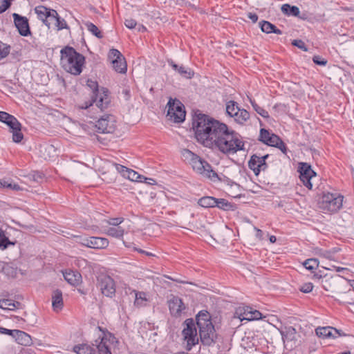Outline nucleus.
Returning <instances> with one entry per match:
<instances>
[{
  "mask_svg": "<svg viewBox=\"0 0 354 354\" xmlns=\"http://www.w3.org/2000/svg\"><path fill=\"white\" fill-rule=\"evenodd\" d=\"M225 124L208 115L199 114L193 122L195 137L203 145L211 148Z\"/></svg>",
  "mask_w": 354,
  "mask_h": 354,
  "instance_id": "f257e3e1",
  "label": "nucleus"
},
{
  "mask_svg": "<svg viewBox=\"0 0 354 354\" xmlns=\"http://www.w3.org/2000/svg\"><path fill=\"white\" fill-rule=\"evenodd\" d=\"M219 131V135L211 149H216L227 156L245 150V142L238 133L229 129L226 124Z\"/></svg>",
  "mask_w": 354,
  "mask_h": 354,
  "instance_id": "f03ea898",
  "label": "nucleus"
},
{
  "mask_svg": "<svg viewBox=\"0 0 354 354\" xmlns=\"http://www.w3.org/2000/svg\"><path fill=\"white\" fill-rule=\"evenodd\" d=\"M61 65L68 73L77 75L82 73L85 58L73 48L66 46L61 50Z\"/></svg>",
  "mask_w": 354,
  "mask_h": 354,
  "instance_id": "7ed1b4c3",
  "label": "nucleus"
},
{
  "mask_svg": "<svg viewBox=\"0 0 354 354\" xmlns=\"http://www.w3.org/2000/svg\"><path fill=\"white\" fill-rule=\"evenodd\" d=\"M181 155L184 160L191 165L193 169L198 174L212 180H216L218 178L217 174L212 170L211 165L190 150L183 149Z\"/></svg>",
  "mask_w": 354,
  "mask_h": 354,
  "instance_id": "20e7f679",
  "label": "nucleus"
},
{
  "mask_svg": "<svg viewBox=\"0 0 354 354\" xmlns=\"http://www.w3.org/2000/svg\"><path fill=\"white\" fill-rule=\"evenodd\" d=\"M100 334L92 344L93 354H112V350L115 348L118 343L115 337L107 330L97 328Z\"/></svg>",
  "mask_w": 354,
  "mask_h": 354,
  "instance_id": "39448f33",
  "label": "nucleus"
},
{
  "mask_svg": "<svg viewBox=\"0 0 354 354\" xmlns=\"http://www.w3.org/2000/svg\"><path fill=\"white\" fill-rule=\"evenodd\" d=\"M196 324L199 328V336L205 344H210L214 338V328L207 312H201L196 316Z\"/></svg>",
  "mask_w": 354,
  "mask_h": 354,
  "instance_id": "423d86ee",
  "label": "nucleus"
},
{
  "mask_svg": "<svg viewBox=\"0 0 354 354\" xmlns=\"http://www.w3.org/2000/svg\"><path fill=\"white\" fill-rule=\"evenodd\" d=\"M87 86L90 87L93 91V95L91 97L92 100L91 102H85L84 104L81 105L80 106V109H88L90 106H93V103H95V106L101 111H103L104 109L107 108L110 103L107 91L103 90L102 92H100L97 88V83L95 81H93L91 80H88L87 81Z\"/></svg>",
  "mask_w": 354,
  "mask_h": 354,
  "instance_id": "0eeeda50",
  "label": "nucleus"
},
{
  "mask_svg": "<svg viewBox=\"0 0 354 354\" xmlns=\"http://www.w3.org/2000/svg\"><path fill=\"white\" fill-rule=\"evenodd\" d=\"M183 344L184 347L190 351L193 346L198 344L199 337L194 321L192 319H187L183 324Z\"/></svg>",
  "mask_w": 354,
  "mask_h": 354,
  "instance_id": "6e6552de",
  "label": "nucleus"
},
{
  "mask_svg": "<svg viewBox=\"0 0 354 354\" xmlns=\"http://www.w3.org/2000/svg\"><path fill=\"white\" fill-rule=\"evenodd\" d=\"M343 198L339 194L324 193L319 201V207L324 212H335L342 207Z\"/></svg>",
  "mask_w": 354,
  "mask_h": 354,
  "instance_id": "1a4fd4ad",
  "label": "nucleus"
},
{
  "mask_svg": "<svg viewBox=\"0 0 354 354\" xmlns=\"http://www.w3.org/2000/svg\"><path fill=\"white\" fill-rule=\"evenodd\" d=\"M167 116L170 120L176 123L182 122L185 118V111L183 104L176 99L170 98L167 103Z\"/></svg>",
  "mask_w": 354,
  "mask_h": 354,
  "instance_id": "9d476101",
  "label": "nucleus"
},
{
  "mask_svg": "<svg viewBox=\"0 0 354 354\" xmlns=\"http://www.w3.org/2000/svg\"><path fill=\"white\" fill-rule=\"evenodd\" d=\"M97 286L101 292L106 297H112L115 293V285L113 279L105 274H101L97 277Z\"/></svg>",
  "mask_w": 354,
  "mask_h": 354,
  "instance_id": "9b49d317",
  "label": "nucleus"
},
{
  "mask_svg": "<svg viewBox=\"0 0 354 354\" xmlns=\"http://www.w3.org/2000/svg\"><path fill=\"white\" fill-rule=\"evenodd\" d=\"M98 133H110L115 129V119L113 115L104 114L101 116L95 124Z\"/></svg>",
  "mask_w": 354,
  "mask_h": 354,
  "instance_id": "f8f14e48",
  "label": "nucleus"
},
{
  "mask_svg": "<svg viewBox=\"0 0 354 354\" xmlns=\"http://www.w3.org/2000/svg\"><path fill=\"white\" fill-rule=\"evenodd\" d=\"M298 171L300 173L299 178L304 185L308 189H312L313 181L316 177V173L311 169L310 165L306 162H301Z\"/></svg>",
  "mask_w": 354,
  "mask_h": 354,
  "instance_id": "ddd939ff",
  "label": "nucleus"
},
{
  "mask_svg": "<svg viewBox=\"0 0 354 354\" xmlns=\"http://www.w3.org/2000/svg\"><path fill=\"white\" fill-rule=\"evenodd\" d=\"M234 318H238L240 321H252L258 320L262 318L261 313L257 310H252L249 306L239 307L234 313Z\"/></svg>",
  "mask_w": 354,
  "mask_h": 354,
  "instance_id": "4468645a",
  "label": "nucleus"
},
{
  "mask_svg": "<svg viewBox=\"0 0 354 354\" xmlns=\"http://www.w3.org/2000/svg\"><path fill=\"white\" fill-rule=\"evenodd\" d=\"M80 243L94 249H104L109 245V242L106 238L91 236L82 238L80 239Z\"/></svg>",
  "mask_w": 354,
  "mask_h": 354,
  "instance_id": "2eb2a0df",
  "label": "nucleus"
},
{
  "mask_svg": "<svg viewBox=\"0 0 354 354\" xmlns=\"http://www.w3.org/2000/svg\"><path fill=\"white\" fill-rule=\"evenodd\" d=\"M342 279L338 274L331 276L330 278L325 279L323 281L324 288L328 292L339 295L343 291L342 290L341 286Z\"/></svg>",
  "mask_w": 354,
  "mask_h": 354,
  "instance_id": "dca6fc26",
  "label": "nucleus"
},
{
  "mask_svg": "<svg viewBox=\"0 0 354 354\" xmlns=\"http://www.w3.org/2000/svg\"><path fill=\"white\" fill-rule=\"evenodd\" d=\"M12 17L15 25L17 28L19 33L24 37L30 35L31 32L28 19L26 17H22L17 13H13Z\"/></svg>",
  "mask_w": 354,
  "mask_h": 354,
  "instance_id": "f3484780",
  "label": "nucleus"
},
{
  "mask_svg": "<svg viewBox=\"0 0 354 354\" xmlns=\"http://www.w3.org/2000/svg\"><path fill=\"white\" fill-rule=\"evenodd\" d=\"M316 335L322 339L337 338L346 334L333 327H318L315 329Z\"/></svg>",
  "mask_w": 354,
  "mask_h": 354,
  "instance_id": "a211bd4d",
  "label": "nucleus"
},
{
  "mask_svg": "<svg viewBox=\"0 0 354 354\" xmlns=\"http://www.w3.org/2000/svg\"><path fill=\"white\" fill-rule=\"evenodd\" d=\"M268 157V155L259 156L256 154L252 156L248 165L249 167L253 170L256 175H258L260 171L265 170L266 169V159Z\"/></svg>",
  "mask_w": 354,
  "mask_h": 354,
  "instance_id": "6ab92c4d",
  "label": "nucleus"
},
{
  "mask_svg": "<svg viewBox=\"0 0 354 354\" xmlns=\"http://www.w3.org/2000/svg\"><path fill=\"white\" fill-rule=\"evenodd\" d=\"M113 165L114 166L117 171L121 174V175L123 177L128 178L131 181L142 182V179L145 178L142 176L138 174L136 171L131 169H129L123 165L116 163H114Z\"/></svg>",
  "mask_w": 354,
  "mask_h": 354,
  "instance_id": "aec40b11",
  "label": "nucleus"
},
{
  "mask_svg": "<svg viewBox=\"0 0 354 354\" xmlns=\"http://www.w3.org/2000/svg\"><path fill=\"white\" fill-rule=\"evenodd\" d=\"M168 305L171 314L174 317H180L185 310V306L182 299L176 296H173L168 301Z\"/></svg>",
  "mask_w": 354,
  "mask_h": 354,
  "instance_id": "412c9836",
  "label": "nucleus"
},
{
  "mask_svg": "<svg viewBox=\"0 0 354 354\" xmlns=\"http://www.w3.org/2000/svg\"><path fill=\"white\" fill-rule=\"evenodd\" d=\"M101 229L102 233L116 239H121L124 234V230L122 227H111L101 225Z\"/></svg>",
  "mask_w": 354,
  "mask_h": 354,
  "instance_id": "4be33fe9",
  "label": "nucleus"
},
{
  "mask_svg": "<svg viewBox=\"0 0 354 354\" xmlns=\"http://www.w3.org/2000/svg\"><path fill=\"white\" fill-rule=\"evenodd\" d=\"M63 276L66 281L73 286L79 284L81 281V274L70 268L62 271Z\"/></svg>",
  "mask_w": 354,
  "mask_h": 354,
  "instance_id": "5701e85b",
  "label": "nucleus"
},
{
  "mask_svg": "<svg viewBox=\"0 0 354 354\" xmlns=\"http://www.w3.org/2000/svg\"><path fill=\"white\" fill-rule=\"evenodd\" d=\"M64 306L62 292L57 289L52 293V307L55 312L58 313L62 310Z\"/></svg>",
  "mask_w": 354,
  "mask_h": 354,
  "instance_id": "b1692460",
  "label": "nucleus"
},
{
  "mask_svg": "<svg viewBox=\"0 0 354 354\" xmlns=\"http://www.w3.org/2000/svg\"><path fill=\"white\" fill-rule=\"evenodd\" d=\"M305 268L310 272L308 276L314 279H321L328 276V271L330 269L328 267H305Z\"/></svg>",
  "mask_w": 354,
  "mask_h": 354,
  "instance_id": "393cba45",
  "label": "nucleus"
},
{
  "mask_svg": "<svg viewBox=\"0 0 354 354\" xmlns=\"http://www.w3.org/2000/svg\"><path fill=\"white\" fill-rule=\"evenodd\" d=\"M131 293L135 296L134 306L138 308L146 306L149 301V295L145 292L132 290Z\"/></svg>",
  "mask_w": 354,
  "mask_h": 354,
  "instance_id": "a878e982",
  "label": "nucleus"
},
{
  "mask_svg": "<svg viewBox=\"0 0 354 354\" xmlns=\"http://www.w3.org/2000/svg\"><path fill=\"white\" fill-rule=\"evenodd\" d=\"M168 63L172 67V68L177 71L183 77L191 79L194 76V73L190 68L183 66H178L172 60L169 61Z\"/></svg>",
  "mask_w": 354,
  "mask_h": 354,
  "instance_id": "bb28decb",
  "label": "nucleus"
},
{
  "mask_svg": "<svg viewBox=\"0 0 354 354\" xmlns=\"http://www.w3.org/2000/svg\"><path fill=\"white\" fill-rule=\"evenodd\" d=\"M259 26L262 32L267 34L275 33L277 35H281L282 31L278 29L274 24L267 21H262L259 22Z\"/></svg>",
  "mask_w": 354,
  "mask_h": 354,
  "instance_id": "cd10ccee",
  "label": "nucleus"
},
{
  "mask_svg": "<svg viewBox=\"0 0 354 354\" xmlns=\"http://www.w3.org/2000/svg\"><path fill=\"white\" fill-rule=\"evenodd\" d=\"M16 342L24 346H29L32 343L31 337L26 333L18 330L14 337Z\"/></svg>",
  "mask_w": 354,
  "mask_h": 354,
  "instance_id": "c85d7f7f",
  "label": "nucleus"
},
{
  "mask_svg": "<svg viewBox=\"0 0 354 354\" xmlns=\"http://www.w3.org/2000/svg\"><path fill=\"white\" fill-rule=\"evenodd\" d=\"M40 156L45 160H48L55 156V149L53 145H45L40 147Z\"/></svg>",
  "mask_w": 354,
  "mask_h": 354,
  "instance_id": "c756f323",
  "label": "nucleus"
},
{
  "mask_svg": "<svg viewBox=\"0 0 354 354\" xmlns=\"http://www.w3.org/2000/svg\"><path fill=\"white\" fill-rule=\"evenodd\" d=\"M234 122L239 124H245L250 119V113L244 109H241L240 111L236 112L235 115L232 117Z\"/></svg>",
  "mask_w": 354,
  "mask_h": 354,
  "instance_id": "7c9ffc66",
  "label": "nucleus"
},
{
  "mask_svg": "<svg viewBox=\"0 0 354 354\" xmlns=\"http://www.w3.org/2000/svg\"><path fill=\"white\" fill-rule=\"evenodd\" d=\"M281 11L283 14L288 16H298L299 15V9L298 7L295 6H290L288 3L283 4L281 6Z\"/></svg>",
  "mask_w": 354,
  "mask_h": 354,
  "instance_id": "2f4dec72",
  "label": "nucleus"
},
{
  "mask_svg": "<svg viewBox=\"0 0 354 354\" xmlns=\"http://www.w3.org/2000/svg\"><path fill=\"white\" fill-rule=\"evenodd\" d=\"M198 203L203 207H214L216 205V198L212 196L202 197L198 200Z\"/></svg>",
  "mask_w": 354,
  "mask_h": 354,
  "instance_id": "473e14b6",
  "label": "nucleus"
},
{
  "mask_svg": "<svg viewBox=\"0 0 354 354\" xmlns=\"http://www.w3.org/2000/svg\"><path fill=\"white\" fill-rule=\"evenodd\" d=\"M241 108L239 106L238 104L234 101H229L226 104V113L227 115L232 118L235 115L236 112L240 111Z\"/></svg>",
  "mask_w": 354,
  "mask_h": 354,
  "instance_id": "72a5a7b5",
  "label": "nucleus"
},
{
  "mask_svg": "<svg viewBox=\"0 0 354 354\" xmlns=\"http://www.w3.org/2000/svg\"><path fill=\"white\" fill-rule=\"evenodd\" d=\"M50 10L51 9L47 8L45 6H39L35 8V12L38 17L44 23L46 18H48V15H49Z\"/></svg>",
  "mask_w": 354,
  "mask_h": 354,
  "instance_id": "f704fd0d",
  "label": "nucleus"
},
{
  "mask_svg": "<svg viewBox=\"0 0 354 354\" xmlns=\"http://www.w3.org/2000/svg\"><path fill=\"white\" fill-rule=\"evenodd\" d=\"M19 304L18 302L15 303L11 299H0V308L3 310H13L17 308Z\"/></svg>",
  "mask_w": 354,
  "mask_h": 354,
  "instance_id": "c9c22d12",
  "label": "nucleus"
},
{
  "mask_svg": "<svg viewBox=\"0 0 354 354\" xmlns=\"http://www.w3.org/2000/svg\"><path fill=\"white\" fill-rule=\"evenodd\" d=\"M58 14L57 11L51 9L49 12V15H48V18H46V20L44 22L45 25L48 28H50L51 27L54 26V24L55 23Z\"/></svg>",
  "mask_w": 354,
  "mask_h": 354,
  "instance_id": "e433bc0d",
  "label": "nucleus"
},
{
  "mask_svg": "<svg viewBox=\"0 0 354 354\" xmlns=\"http://www.w3.org/2000/svg\"><path fill=\"white\" fill-rule=\"evenodd\" d=\"M0 273L4 274L8 278L13 279L17 276V267H2V270Z\"/></svg>",
  "mask_w": 354,
  "mask_h": 354,
  "instance_id": "4c0bfd02",
  "label": "nucleus"
},
{
  "mask_svg": "<svg viewBox=\"0 0 354 354\" xmlns=\"http://www.w3.org/2000/svg\"><path fill=\"white\" fill-rule=\"evenodd\" d=\"M113 69L120 73H125L127 72V64L125 59L118 60L117 64L111 63Z\"/></svg>",
  "mask_w": 354,
  "mask_h": 354,
  "instance_id": "58836bf2",
  "label": "nucleus"
},
{
  "mask_svg": "<svg viewBox=\"0 0 354 354\" xmlns=\"http://www.w3.org/2000/svg\"><path fill=\"white\" fill-rule=\"evenodd\" d=\"M109 59L111 63H116L118 60L125 59L121 53L117 49H111L109 53Z\"/></svg>",
  "mask_w": 354,
  "mask_h": 354,
  "instance_id": "ea45409f",
  "label": "nucleus"
},
{
  "mask_svg": "<svg viewBox=\"0 0 354 354\" xmlns=\"http://www.w3.org/2000/svg\"><path fill=\"white\" fill-rule=\"evenodd\" d=\"M74 352L77 354H93V346L86 344L76 346L73 348Z\"/></svg>",
  "mask_w": 354,
  "mask_h": 354,
  "instance_id": "a19ab883",
  "label": "nucleus"
},
{
  "mask_svg": "<svg viewBox=\"0 0 354 354\" xmlns=\"http://www.w3.org/2000/svg\"><path fill=\"white\" fill-rule=\"evenodd\" d=\"M124 221L122 217L110 218L107 220H104L102 222V225H106L111 227H120L119 225Z\"/></svg>",
  "mask_w": 354,
  "mask_h": 354,
  "instance_id": "79ce46f5",
  "label": "nucleus"
},
{
  "mask_svg": "<svg viewBox=\"0 0 354 354\" xmlns=\"http://www.w3.org/2000/svg\"><path fill=\"white\" fill-rule=\"evenodd\" d=\"M85 26L86 27L87 30L91 32L93 35L96 36L97 38H102V34L99 30V28L94 25L93 23L91 22H86L85 23Z\"/></svg>",
  "mask_w": 354,
  "mask_h": 354,
  "instance_id": "37998d69",
  "label": "nucleus"
},
{
  "mask_svg": "<svg viewBox=\"0 0 354 354\" xmlns=\"http://www.w3.org/2000/svg\"><path fill=\"white\" fill-rule=\"evenodd\" d=\"M0 187H5L13 190H19L20 187L19 185L9 182L5 179H0Z\"/></svg>",
  "mask_w": 354,
  "mask_h": 354,
  "instance_id": "c03bdc74",
  "label": "nucleus"
},
{
  "mask_svg": "<svg viewBox=\"0 0 354 354\" xmlns=\"http://www.w3.org/2000/svg\"><path fill=\"white\" fill-rule=\"evenodd\" d=\"M9 245H14V243L9 241L4 232L0 228V247L6 249Z\"/></svg>",
  "mask_w": 354,
  "mask_h": 354,
  "instance_id": "a18cd8bd",
  "label": "nucleus"
},
{
  "mask_svg": "<svg viewBox=\"0 0 354 354\" xmlns=\"http://www.w3.org/2000/svg\"><path fill=\"white\" fill-rule=\"evenodd\" d=\"M215 207H217L223 210H229L232 207L231 203H228L227 201L223 198L218 199L216 198V205Z\"/></svg>",
  "mask_w": 354,
  "mask_h": 354,
  "instance_id": "49530a36",
  "label": "nucleus"
},
{
  "mask_svg": "<svg viewBox=\"0 0 354 354\" xmlns=\"http://www.w3.org/2000/svg\"><path fill=\"white\" fill-rule=\"evenodd\" d=\"M250 102H251V104H252L253 109L261 116H262L263 118H266L269 117V114H268V111H266L262 107L259 106L254 101H252V100H250Z\"/></svg>",
  "mask_w": 354,
  "mask_h": 354,
  "instance_id": "de8ad7c7",
  "label": "nucleus"
},
{
  "mask_svg": "<svg viewBox=\"0 0 354 354\" xmlns=\"http://www.w3.org/2000/svg\"><path fill=\"white\" fill-rule=\"evenodd\" d=\"M6 124L10 128L12 131L15 129L20 130V129L21 128V124L17 120V119L13 115H12V119H10L7 122Z\"/></svg>",
  "mask_w": 354,
  "mask_h": 354,
  "instance_id": "09e8293b",
  "label": "nucleus"
},
{
  "mask_svg": "<svg viewBox=\"0 0 354 354\" xmlns=\"http://www.w3.org/2000/svg\"><path fill=\"white\" fill-rule=\"evenodd\" d=\"M281 335L282 336V339L283 341L286 339H291V336L295 334V329L292 327H289L286 329V330H281L280 331Z\"/></svg>",
  "mask_w": 354,
  "mask_h": 354,
  "instance_id": "8fccbe9b",
  "label": "nucleus"
},
{
  "mask_svg": "<svg viewBox=\"0 0 354 354\" xmlns=\"http://www.w3.org/2000/svg\"><path fill=\"white\" fill-rule=\"evenodd\" d=\"M271 135H272V133L268 130L261 129L260 130L259 140L265 144H267L268 141V140L270 139Z\"/></svg>",
  "mask_w": 354,
  "mask_h": 354,
  "instance_id": "3c124183",
  "label": "nucleus"
},
{
  "mask_svg": "<svg viewBox=\"0 0 354 354\" xmlns=\"http://www.w3.org/2000/svg\"><path fill=\"white\" fill-rule=\"evenodd\" d=\"M54 27H55L58 30H59L64 28H66L67 24L64 19H62L58 16L55 23L54 24Z\"/></svg>",
  "mask_w": 354,
  "mask_h": 354,
  "instance_id": "603ef678",
  "label": "nucleus"
},
{
  "mask_svg": "<svg viewBox=\"0 0 354 354\" xmlns=\"http://www.w3.org/2000/svg\"><path fill=\"white\" fill-rule=\"evenodd\" d=\"M12 140L15 142H20L23 138H24V136H23V133L21 132V129L20 130H13L12 131Z\"/></svg>",
  "mask_w": 354,
  "mask_h": 354,
  "instance_id": "864d4df0",
  "label": "nucleus"
},
{
  "mask_svg": "<svg viewBox=\"0 0 354 354\" xmlns=\"http://www.w3.org/2000/svg\"><path fill=\"white\" fill-rule=\"evenodd\" d=\"M268 140V141L266 144L267 145L275 147L277 145H278V143L281 140V138L278 136L272 133V135H271L270 139Z\"/></svg>",
  "mask_w": 354,
  "mask_h": 354,
  "instance_id": "5fc2aeb1",
  "label": "nucleus"
},
{
  "mask_svg": "<svg viewBox=\"0 0 354 354\" xmlns=\"http://www.w3.org/2000/svg\"><path fill=\"white\" fill-rule=\"evenodd\" d=\"M319 263H320V261H319L318 259L312 258V259H308L305 260L303 262L302 266H306L307 265H308V266H319Z\"/></svg>",
  "mask_w": 354,
  "mask_h": 354,
  "instance_id": "6e6d98bb",
  "label": "nucleus"
},
{
  "mask_svg": "<svg viewBox=\"0 0 354 354\" xmlns=\"http://www.w3.org/2000/svg\"><path fill=\"white\" fill-rule=\"evenodd\" d=\"M10 119H12V115L4 111H0L1 122L6 124Z\"/></svg>",
  "mask_w": 354,
  "mask_h": 354,
  "instance_id": "4d7b16f0",
  "label": "nucleus"
},
{
  "mask_svg": "<svg viewBox=\"0 0 354 354\" xmlns=\"http://www.w3.org/2000/svg\"><path fill=\"white\" fill-rule=\"evenodd\" d=\"M292 44L298 47L300 49L304 50V51H307V48L305 46V44L303 41L300 39H295L292 41Z\"/></svg>",
  "mask_w": 354,
  "mask_h": 354,
  "instance_id": "13d9d810",
  "label": "nucleus"
},
{
  "mask_svg": "<svg viewBox=\"0 0 354 354\" xmlns=\"http://www.w3.org/2000/svg\"><path fill=\"white\" fill-rule=\"evenodd\" d=\"M124 25L129 29L135 28L137 26L136 21L133 19H127L124 21Z\"/></svg>",
  "mask_w": 354,
  "mask_h": 354,
  "instance_id": "bf43d9fd",
  "label": "nucleus"
},
{
  "mask_svg": "<svg viewBox=\"0 0 354 354\" xmlns=\"http://www.w3.org/2000/svg\"><path fill=\"white\" fill-rule=\"evenodd\" d=\"M313 286L311 283H307L304 284L301 288L300 290L305 293H308L312 291Z\"/></svg>",
  "mask_w": 354,
  "mask_h": 354,
  "instance_id": "052dcab7",
  "label": "nucleus"
},
{
  "mask_svg": "<svg viewBox=\"0 0 354 354\" xmlns=\"http://www.w3.org/2000/svg\"><path fill=\"white\" fill-rule=\"evenodd\" d=\"M10 6V3L6 0H0V13L6 11Z\"/></svg>",
  "mask_w": 354,
  "mask_h": 354,
  "instance_id": "680f3d73",
  "label": "nucleus"
},
{
  "mask_svg": "<svg viewBox=\"0 0 354 354\" xmlns=\"http://www.w3.org/2000/svg\"><path fill=\"white\" fill-rule=\"evenodd\" d=\"M0 329L2 330L1 334L8 335L12 336V337H14L15 335L17 333V332L18 330H9V329H7L5 328H0Z\"/></svg>",
  "mask_w": 354,
  "mask_h": 354,
  "instance_id": "e2e57ef3",
  "label": "nucleus"
},
{
  "mask_svg": "<svg viewBox=\"0 0 354 354\" xmlns=\"http://www.w3.org/2000/svg\"><path fill=\"white\" fill-rule=\"evenodd\" d=\"M275 147L279 149L281 151V152H283V153L286 154L287 148L285 143L281 140L279 141L278 145L275 146Z\"/></svg>",
  "mask_w": 354,
  "mask_h": 354,
  "instance_id": "0e129e2a",
  "label": "nucleus"
},
{
  "mask_svg": "<svg viewBox=\"0 0 354 354\" xmlns=\"http://www.w3.org/2000/svg\"><path fill=\"white\" fill-rule=\"evenodd\" d=\"M313 62L320 66H324L326 64L327 62L324 59H321L319 56H314L313 58Z\"/></svg>",
  "mask_w": 354,
  "mask_h": 354,
  "instance_id": "69168bd1",
  "label": "nucleus"
},
{
  "mask_svg": "<svg viewBox=\"0 0 354 354\" xmlns=\"http://www.w3.org/2000/svg\"><path fill=\"white\" fill-rule=\"evenodd\" d=\"M248 17L252 20L253 23H256L258 20V16L255 13L249 12L248 13Z\"/></svg>",
  "mask_w": 354,
  "mask_h": 354,
  "instance_id": "338daca9",
  "label": "nucleus"
},
{
  "mask_svg": "<svg viewBox=\"0 0 354 354\" xmlns=\"http://www.w3.org/2000/svg\"><path fill=\"white\" fill-rule=\"evenodd\" d=\"M136 27L139 32H144L146 30V28L142 24H137Z\"/></svg>",
  "mask_w": 354,
  "mask_h": 354,
  "instance_id": "774afa93",
  "label": "nucleus"
}]
</instances>
